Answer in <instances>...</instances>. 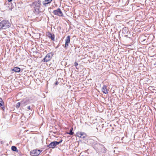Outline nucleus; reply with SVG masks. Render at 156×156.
<instances>
[{"label": "nucleus", "mask_w": 156, "mask_h": 156, "mask_svg": "<svg viewBox=\"0 0 156 156\" xmlns=\"http://www.w3.org/2000/svg\"><path fill=\"white\" fill-rule=\"evenodd\" d=\"M11 24L8 20H3L0 22V27L2 29H4L9 27Z\"/></svg>", "instance_id": "f257e3e1"}, {"label": "nucleus", "mask_w": 156, "mask_h": 156, "mask_svg": "<svg viewBox=\"0 0 156 156\" xmlns=\"http://www.w3.org/2000/svg\"><path fill=\"white\" fill-rule=\"evenodd\" d=\"M96 145L98 147L97 149L98 151H100L103 153L106 152V149L105 147L103 145L100 144H97Z\"/></svg>", "instance_id": "f03ea898"}, {"label": "nucleus", "mask_w": 156, "mask_h": 156, "mask_svg": "<svg viewBox=\"0 0 156 156\" xmlns=\"http://www.w3.org/2000/svg\"><path fill=\"white\" fill-rule=\"evenodd\" d=\"M53 12L54 15L59 16H63V14L60 8H58L56 10H54Z\"/></svg>", "instance_id": "7ed1b4c3"}, {"label": "nucleus", "mask_w": 156, "mask_h": 156, "mask_svg": "<svg viewBox=\"0 0 156 156\" xmlns=\"http://www.w3.org/2000/svg\"><path fill=\"white\" fill-rule=\"evenodd\" d=\"M41 152L40 150H34L30 151V154L32 156H37L40 154Z\"/></svg>", "instance_id": "20e7f679"}, {"label": "nucleus", "mask_w": 156, "mask_h": 156, "mask_svg": "<svg viewBox=\"0 0 156 156\" xmlns=\"http://www.w3.org/2000/svg\"><path fill=\"white\" fill-rule=\"evenodd\" d=\"M51 55H52L51 53H48L44 58L42 61L44 62H47L50 61L51 58Z\"/></svg>", "instance_id": "39448f33"}, {"label": "nucleus", "mask_w": 156, "mask_h": 156, "mask_svg": "<svg viewBox=\"0 0 156 156\" xmlns=\"http://www.w3.org/2000/svg\"><path fill=\"white\" fill-rule=\"evenodd\" d=\"M58 143L56 141L51 142L47 146V147L49 148H54L57 145V144Z\"/></svg>", "instance_id": "423d86ee"}, {"label": "nucleus", "mask_w": 156, "mask_h": 156, "mask_svg": "<svg viewBox=\"0 0 156 156\" xmlns=\"http://www.w3.org/2000/svg\"><path fill=\"white\" fill-rule=\"evenodd\" d=\"M46 35L52 41H55V36L54 34H51L49 32H48L46 33Z\"/></svg>", "instance_id": "0eeeda50"}, {"label": "nucleus", "mask_w": 156, "mask_h": 156, "mask_svg": "<svg viewBox=\"0 0 156 156\" xmlns=\"http://www.w3.org/2000/svg\"><path fill=\"white\" fill-rule=\"evenodd\" d=\"M70 36H68L66 39V42H65V48H67L68 46V45L70 43Z\"/></svg>", "instance_id": "6e6552de"}, {"label": "nucleus", "mask_w": 156, "mask_h": 156, "mask_svg": "<svg viewBox=\"0 0 156 156\" xmlns=\"http://www.w3.org/2000/svg\"><path fill=\"white\" fill-rule=\"evenodd\" d=\"M77 136L83 139L85 138L86 136V134L84 132H80L79 133H77Z\"/></svg>", "instance_id": "1a4fd4ad"}, {"label": "nucleus", "mask_w": 156, "mask_h": 156, "mask_svg": "<svg viewBox=\"0 0 156 156\" xmlns=\"http://www.w3.org/2000/svg\"><path fill=\"white\" fill-rule=\"evenodd\" d=\"M29 102V101L27 99H23L21 101V106H24L27 104H28Z\"/></svg>", "instance_id": "9d476101"}, {"label": "nucleus", "mask_w": 156, "mask_h": 156, "mask_svg": "<svg viewBox=\"0 0 156 156\" xmlns=\"http://www.w3.org/2000/svg\"><path fill=\"white\" fill-rule=\"evenodd\" d=\"M106 87V86L104 85L102 88V92L105 94H106L108 93V91Z\"/></svg>", "instance_id": "9b49d317"}, {"label": "nucleus", "mask_w": 156, "mask_h": 156, "mask_svg": "<svg viewBox=\"0 0 156 156\" xmlns=\"http://www.w3.org/2000/svg\"><path fill=\"white\" fill-rule=\"evenodd\" d=\"M12 71H14L15 72H19L20 71V69L19 67H14L13 69H11Z\"/></svg>", "instance_id": "f8f14e48"}, {"label": "nucleus", "mask_w": 156, "mask_h": 156, "mask_svg": "<svg viewBox=\"0 0 156 156\" xmlns=\"http://www.w3.org/2000/svg\"><path fill=\"white\" fill-rule=\"evenodd\" d=\"M52 1V0H45L43 2V5H45L50 3Z\"/></svg>", "instance_id": "ddd939ff"}, {"label": "nucleus", "mask_w": 156, "mask_h": 156, "mask_svg": "<svg viewBox=\"0 0 156 156\" xmlns=\"http://www.w3.org/2000/svg\"><path fill=\"white\" fill-rule=\"evenodd\" d=\"M11 149L12 151H14L18 152V150L17 149V148L16 146H12L11 147Z\"/></svg>", "instance_id": "4468645a"}, {"label": "nucleus", "mask_w": 156, "mask_h": 156, "mask_svg": "<svg viewBox=\"0 0 156 156\" xmlns=\"http://www.w3.org/2000/svg\"><path fill=\"white\" fill-rule=\"evenodd\" d=\"M73 128L72 127L71 128V129H70L69 132L67 133L70 135H73Z\"/></svg>", "instance_id": "2eb2a0df"}, {"label": "nucleus", "mask_w": 156, "mask_h": 156, "mask_svg": "<svg viewBox=\"0 0 156 156\" xmlns=\"http://www.w3.org/2000/svg\"><path fill=\"white\" fill-rule=\"evenodd\" d=\"M20 105H21V102H18L16 104V108H18L20 107Z\"/></svg>", "instance_id": "dca6fc26"}, {"label": "nucleus", "mask_w": 156, "mask_h": 156, "mask_svg": "<svg viewBox=\"0 0 156 156\" xmlns=\"http://www.w3.org/2000/svg\"><path fill=\"white\" fill-rule=\"evenodd\" d=\"M3 104V101L2 99L0 98V105L1 106H2Z\"/></svg>", "instance_id": "f3484780"}, {"label": "nucleus", "mask_w": 156, "mask_h": 156, "mask_svg": "<svg viewBox=\"0 0 156 156\" xmlns=\"http://www.w3.org/2000/svg\"><path fill=\"white\" fill-rule=\"evenodd\" d=\"M39 8H38L37 7H35V11L37 12H38L39 11Z\"/></svg>", "instance_id": "a211bd4d"}, {"label": "nucleus", "mask_w": 156, "mask_h": 156, "mask_svg": "<svg viewBox=\"0 0 156 156\" xmlns=\"http://www.w3.org/2000/svg\"><path fill=\"white\" fill-rule=\"evenodd\" d=\"M41 5L38 4L37 3H36L35 7H37L38 8H40Z\"/></svg>", "instance_id": "6ab92c4d"}, {"label": "nucleus", "mask_w": 156, "mask_h": 156, "mask_svg": "<svg viewBox=\"0 0 156 156\" xmlns=\"http://www.w3.org/2000/svg\"><path fill=\"white\" fill-rule=\"evenodd\" d=\"M78 65V63L76 62H75L74 63V66H75L76 69H77V66Z\"/></svg>", "instance_id": "aec40b11"}, {"label": "nucleus", "mask_w": 156, "mask_h": 156, "mask_svg": "<svg viewBox=\"0 0 156 156\" xmlns=\"http://www.w3.org/2000/svg\"><path fill=\"white\" fill-rule=\"evenodd\" d=\"M36 3H37L38 4L41 5V1L39 0H38L36 2Z\"/></svg>", "instance_id": "412c9836"}, {"label": "nucleus", "mask_w": 156, "mask_h": 156, "mask_svg": "<svg viewBox=\"0 0 156 156\" xmlns=\"http://www.w3.org/2000/svg\"><path fill=\"white\" fill-rule=\"evenodd\" d=\"M62 140H60L59 141V142H58V141H57V143H58V144H57V145H58V144H60V143H62Z\"/></svg>", "instance_id": "4be33fe9"}, {"label": "nucleus", "mask_w": 156, "mask_h": 156, "mask_svg": "<svg viewBox=\"0 0 156 156\" xmlns=\"http://www.w3.org/2000/svg\"><path fill=\"white\" fill-rule=\"evenodd\" d=\"M27 109H29V110H30V106H28L27 107Z\"/></svg>", "instance_id": "5701e85b"}, {"label": "nucleus", "mask_w": 156, "mask_h": 156, "mask_svg": "<svg viewBox=\"0 0 156 156\" xmlns=\"http://www.w3.org/2000/svg\"><path fill=\"white\" fill-rule=\"evenodd\" d=\"M58 81H56L55 83V84L56 85H57L58 84Z\"/></svg>", "instance_id": "b1692460"}, {"label": "nucleus", "mask_w": 156, "mask_h": 156, "mask_svg": "<svg viewBox=\"0 0 156 156\" xmlns=\"http://www.w3.org/2000/svg\"><path fill=\"white\" fill-rule=\"evenodd\" d=\"M126 29V28H123L122 29V31H123L124 30H125Z\"/></svg>", "instance_id": "393cba45"}, {"label": "nucleus", "mask_w": 156, "mask_h": 156, "mask_svg": "<svg viewBox=\"0 0 156 156\" xmlns=\"http://www.w3.org/2000/svg\"><path fill=\"white\" fill-rule=\"evenodd\" d=\"M8 1L9 2H11L12 0H8Z\"/></svg>", "instance_id": "a878e982"}, {"label": "nucleus", "mask_w": 156, "mask_h": 156, "mask_svg": "<svg viewBox=\"0 0 156 156\" xmlns=\"http://www.w3.org/2000/svg\"><path fill=\"white\" fill-rule=\"evenodd\" d=\"M2 29L1 28V27H0V30H2Z\"/></svg>", "instance_id": "bb28decb"}, {"label": "nucleus", "mask_w": 156, "mask_h": 156, "mask_svg": "<svg viewBox=\"0 0 156 156\" xmlns=\"http://www.w3.org/2000/svg\"><path fill=\"white\" fill-rule=\"evenodd\" d=\"M33 4H34V2L33 3Z\"/></svg>", "instance_id": "cd10ccee"}]
</instances>
